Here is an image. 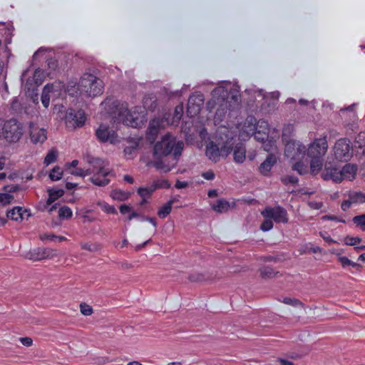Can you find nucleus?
<instances>
[{"mask_svg": "<svg viewBox=\"0 0 365 365\" xmlns=\"http://www.w3.org/2000/svg\"><path fill=\"white\" fill-rule=\"evenodd\" d=\"M183 148L182 140H177L175 136L167 133L154 145L155 160L151 163L156 169L168 173L177 165Z\"/></svg>", "mask_w": 365, "mask_h": 365, "instance_id": "1", "label": "nucleus"}, {"mask_svg": "<svg viewBox=\"0 0 365 365\" xmlns=\"http://www.w3.org/2000/svg\"><path fill=\"white\" fill-rule=\"evenodd\" d=\"M105 104L109 107L115 120L122 122L125 125L137 128L144 120V111L141 107L136 106L133 110L130 111L128 110L127 103H121L118 100L111 102L110 100L107 99Z\"/></svg>", "mask_w": 365, "mask_h": 365, "instance_id": "2", "label": "nucleus"}, {"mask_svg": "<svg viewBox=\"0 0 365 365\" xmlns=\"http://www.w3.org/2000/svg\"><path fill=\"white\" fill-rule=\"evenodd\" d=\"M327 148V136H324L316 138L307 149L299 142H289L285 146L284 154L292 159L298 158L300 155H304L306 152L309 158H323Z\"/></svg>", "mask_w": 365, "mask_h": 365, "instance_id": "3", "label": "nucleus"}, {"mask_svg": "<svg viewBox=\"0 0 365 365\" xmlns=\"http://www.w3.org/2000/svg\"><path fill=\"white\" fill-rule=\"evenodd\" d=\"M212 99L207 103V107L210 110L217 105L220 108L225 106L229 110H233L240 106L241 101L240 92L230 84L216 87L212 91Z\"/></svg>", "mask_w": 365, "mask_h": 365, "instance_id": "4", "label": "nucleus"}, {"mask_svg": "<svg viewBox=\"0 0 365 365\" xmlns=\"http://www.w3.org/2000/svg\"><path fill=\"white\" fill-rule=\"evenodd\" d=\"M92 168L83 169L76 168L75 170H71V175L80 177H85L93 173L91 181L97 186L103 187L107 185L110 180L109 176L112 175L109 168H106L104 160L100 158H93L89 161Z\"/></svg>", "mask_w": 365, "mask_h": 365, "instance_id": "5", "label": "nucleus"}, {"mask_svg": "<svg viewBox=\"0 0 365 365\" xmlns=\"http://www.w3.org/2000/svg\"><path fill=\"white\" fill-rule=\"evenodd\" d=\"M79 89L89 97H96L103 93V81L92 74L86 73L80 80Z\"/></svg>", "mask_w": 365, "mask_h": 365, "instance_id": "6", "label": "nucleus"}, {"mask_svg": "<svg viewBox=\"0 0 365 365\" xmlns=\"http://www.w3.org/2000/svg\"><path fill=\"white\" fill-rule=\"evenodd\" d=\"M242 130L246 133L247 136L255 134V138L263 141L268 135V123L266 121L260 120L256 123V119L253 117H250L245 122Z\"/></svg>", "mask_w": 365, "mask_h": 365, "instance_id": "7", "label": "nucleus"}, {"mask_svg": "<svg viewBox=\"0 0 365 365\" xmlns=\"http://www.w3.org/2000/svg\"><path fill=\"white\" fill-rule=\"evenodd\" d=\"M4 138L9 143L18 142L23 135L22 125L15 119L6 121Z\"/></svg>", "mask_w": 365, "mask_h": 365, "instance_id": "8", "label": "nucleus"}, {"mask_svg": "<svg viewBox=\"0 0 365 365\" xmlns=\"http://www.w3.org/2000/svg\"><path fill=\"white\" fill-rule=\"evenodd\" d=\"M335 158L341 161H347L352 156L351 142L346 138L338 140L334 145Z\"/></svg>", "mask_w": 365, "mask_h": 365, "instance_id": "9", "label": "nucleus"}, {"mask_svg": "<svg viewBox=\"0 0 365 365\" xmlns=\"http://www.w3.org/2000/svg\"><path fill=\"white\" fill-rule=\"evenodd\" d=\"M261 214L264 218H270L277 223L285 224L288 222L287 212L281 206L266 207Z\"/></svg>", "mask_w": 365, "mask_h": 365, "instance_id": "10", "label": "nucleus"}, {"mask_svg": "<svg viewBox=\"0 0 365 365\" xmlns=\"http://www.w3.org/2000/svg\"><path fill=\"white\" fill-rule=\"evenodd\" d=\"M229 153L230 149L225 145L220 148L219 146L213 142L209 143L206 147V156L215 163L220 161L222 155H227Z\"/></svg>", "mask_w": 365, "mask_h": 365, "instance_id": "11", "label": "nucleus"}, {"mask_svg": "<svg viewBox=\"0 0 365 365\" xmlns=\"http://www.w3.org/2000/svg\"><path fill=\"white\" fill-rule=\"evenodd\" d=\"M56 250L51 248L38 247L29 252L26 258L33 261H40L44 259H51L56 256Z\"/></svg>", "mask_w": 365, "mask_h": 365, "instance_id": "12", "label": "nucleus"}, {"mask_svg": "<svg viewBox=\"0 0 365 365\" xmlns=\"http://www.w3.org/2000/svg\"><path fill=\"white\" fill-rule=\"evenodd\" d=\"M97 139L101 143L110 142L112 144L118 142L115 131L110 130L108 125L101 124L96 131Z\"/></svg>", "mask_w": 365, "mask_h": 365, "instance_id": "13", "label": "nucleus"}, {"mask_svg": "<svg viewBox=\"0 0 365 365\" xmlns=\"http://www.w3.org/2000/svg\"><path fill=\"white\" fill-rule=\"evenodd\" d=\"M86 117L83 110L75 111L71 110L66 113V123L68 127H82L86 121Z\"/></svg>", "mask_w": 365, "mask_h": 365, "instance_id": "14", "label": "nucleus"}, {"mask_svg": "<svg viewBox=\"0 0 365 365\" xmlns=\"http://www.w3.org/2000/svg\"><path fill=\"white\" fill-rule=\"evenodd\" d=\"M322 178L324 180H331L336 183L341 182L342 181L341 168L331 163H326L324 169L322 173Z\"/></svg>", "mask_w": 365, "mask_h": 365, "instance_id": "15", "label": "nucleus"}, {"mask_svg": "<svg viewBox=\"0 0 365 365\" xmlns=\"http://www.w3.org/2000/svg\"><path fill=\"white\" fill-rule=\"evenodd\" d=\"M203 103L204 97L202 94L196 93L191 95L187 101V112L188 115L194 116L198 114Z\"/></svg>", "mask_w": 365, "mask_h": 365, "instance_id": "16", "label": "nucleus"}, {"mask_svg": "<svg viewBox=\"0 0 365 365\" xmlns=\"http://www.w3.org/2000/svg\"><path fill=\"white\" fill-rule=\"evenodd\" d=\"M30 137L34 144H42L47 139V131L34 123L30 124Z\"/></svg>", "mask_w": 365, "mask_h": 365, "instance_id": "17", "label": "nucleus"}, {"mask_svg": "<svg viewBox=\"0 0 365 365\" xmlns=\"http://www.w3.org/2000/svg\"><path fill=\"white\" fill-rule=\"evenodd\" d=\"M277 158L274 154L267 155L266 160L259 167V171L264 176L269 175L272 168L276 164Z\"/></svg>", "mask_w": 365, "mask_h": 365, "instance_id": "18", "label": "nucleus"}, {"mask_svg": "<svg viewBox=\"0 0 365 365\" xmlns=\"http://www.w3.org/2000/svg\"><path fill=\"white\" fill-rule=\"evenodd\" d=\"M357 171V166L353 164H346L341 169V173L342 180H352L355 178Z\"/></svg>", "mask_w": 365, "mask_h": 365, "instance_id": "19", "label": "nucleus"}, {"mask_svg": "<svg viewBox=\"0 0 365 365\" xmlns=\"http://www.w3.org/2000/svg\"><path fill=\"white\" fill-rule=\"evenodd\" d=\"M27 213L26 210H24L21 207H14L13 209L7 212V217L15 221H21L24 215Z\"/></svg>", "mask_w": 365, "mask_h": 365, "instance_id": "20", "label": "nucleus"}, {"mask_svg": "<svg viewBox=\"0 0 365 365\" xmlns=\"http://www.w3.org/2000/svg\"><path fill=\"white\" fill-rule=\"evenodd\" d=\"M160 125L159 120H152L150 121L147 130V137L150 140L154 141L155 140L159 131Z\"/></svg>", "mask_w": 365, "mask_h": 365, "instance_id": "21", "label": "nucleus"}, {"mask_svg": "<svg viewBox=\"0 0 365 365\" xmlns=\"http://www.w3.org/2000/svg\"><path fill=\"white\" fill-rule=\"evenodd\" d=\"M48 197L46 200V205H49L54 202L59 197H62L64 194L63 189H48Z\"/></svg>", "mask_w": 365, "mask_h": 365, "instance_id": "22", "label": "nucleus"}, {"mask_svg": "<svg viewBox=\"0 0 365 365\" xmlns=\"http://www.w3.org/2000/svg\"><path fill=\"white\" fill-rule=\"evenodd\" d=\"M53 91V86L47 84L43 88L41 94V103L45 108H48L50 104V93Z\"/></svg>", "mask_w": 365, "mask_h": 365, "instance_id": "23", "label": "nucleus"}, {"mask_svg": "<svg viewBox=\"0 0 365 365\" xmlns=\"http://www.w3.org/2000/svg\"><path fill=\"white\" fill-rule=\"evenodd\" d=\"M310 171L314 175H317L323 166V158H310Z\"/></svg>", "mask_w": 365, "mask_h": 365, "instance_id": "24", "label": "nucleus"}, {"mask_svg": "<svg viewBox=\"0 0 365 365\" xmlns=\"http://www.w3.org/2000/svg\"><path fill=\"white\" fill-rule=\"evenodd\" d=\"M176 201L175 198H172L162 206L158 211V215L160 218H165L172 210V205Z\"/></svg>", "mask_w": 365, "mask_h": 365, "instance_id": "25", "label": "nucleus"}, {"mask_svg": "<svg viewBox=\"0 0 365 365\" xmlns=\"http://www.w3.org/2000/svg\"><path fill=\"white\" fill-rule=\"evenodd\" d=\"M230 207V202L224 199L217 200L216 203L212 205V208L219 213L227 212Z\"/></svg>", "mask_w": 365, "mask_h": 365, "instance_id": "26", "label": "nucleus"}, {"mask_svg": "<svg viewBox=\"0 0 365 365\" xmlns=\"http://www.w3.org/2000/svg\"><path fill=\"white\" fill-rule=\"evenodd\" d=\"M110 197L115 200L125 201L130 197V193L121 190H114L110 193Z\"/></svg>", "mask_w": 365, "mask_h": 365, "instance_id": "27", "label": "nucleus"}, {"mask_svg": "<svg viewBox=\"0 0 365 365\" xmlns=\"http://www.w3.org/2000/svg\"><path fill=\"white\" fill-rule=\"evenodd\" d=\"M73 216L72 210L66 206H62L58 210V217L61 220H69Z\"/></svg>", "mask_w": 365, "mask_h": 365, "instance_id": "28", "label": "nucleus"}, {"mask_svg": "<svg viewBox=\"0 0 365 365\" xmlns=\"http://www.w3.org/2000/svg\"><path fill=\"white\" fill-rule=\"evenodd\" d=\"M349 199L353 204L363 203L365 202V193L361 192H353L349 194Z\"/></svg>", "mask_w": 365, "mask_h": 365, "instance_id": "29", "label": "nucleus"}, {"mask_svg": "<svg viewBox=\"0 0 365 365\" xmlns=\"http://www.w3.org/2000/svg\"><path fill=\"white\" fill-rule=\"evenodd\" d=\"M234 160L237 163H242L245 159V150L243 148H236L234 150Z\"/></svg>", "mask_w": 365, "mask_h": 365, "instance_id": "30", "label": "nucleus"}, {"mask_svg": "<svg viewBox=\"0 0 365 365\" xmlns=\"http://www.w3.org/2000/svg\"><path fill=\"white\" fill-rule=\"evenodd\" d=\"M96 204L103 212L108 214H117L115 207L113 205H110L105 201H98Z\"/></svg>", "mask_w": 365, "mask_h": 365, "instance_id": "31", "label": "nucleus"}, {"mask_svg": "<svg viewBox=\"0 0 365 365\" xmlns=\"http://www.w3.org/2000/svg\"><path fill=\"white\" fill-rule=\"evenodd\" d=\"M260 275L262 278L270 279L275 276V272L272 267L269 266H264L259 269Z\"/></svg>", "mask_w": 365, "mask_h": 365, "instance_id": "32", "label": "nucleus"}, {"mask_svg": "<svg viewBox=\"0 0 365 365\" xmlns=\"http://www.w3.org/2000/svg\"><path fill=\"white\" fill-rule=\"evenodd\" d=\"M92 210H86L79 214L81 218L83 220V222H93L96 221L97 218L94 216L91 215Z\"/></svg>", "mask_w": 365, "mask_h": 365, "instance_id": "33", "label": "nucleus"}, {"mask_svg": "<svg viewBox=\"0 0 365 365\" xmlns=\"http://www.w3.org/2000/svg\"><path fill=\"white\" fill-rule=\"evenodd\" d=\"M58 152L55 149H51L47 153L44 158V164L48 165L56 161L57 158Z\"/></svg>", "mask_w": 365, "mask_h": 365, "instance_id": "34", "label": "nucleus"}, {"mask_svg": "<svg viewBox=\"0 0 365 365\" xmlns=\"http://www.w3.org/2000/svg\"><path fill=\"white\" fill-rule=\"evenodd\" d=\"M138 148V143L134 142L130 146H128L124 149V154L128 158H133L137 148Z\"/></svg>", "mask_w": 365, "mask_h": 365, "instance_id": "35", "label": "nucleus"}, {"mask_svg": "<svg viewBox=\"0 0 365 365\" xmlns=\"http://www.w3.org/2000/svg\"><path fill=\"white\" fill-rule=\"evenodd\" d=\"M154 191L155 187L151 185L150 187L138 188V193L142 197H149Z\"/></svg>", "mask_w": 365, "mask_h": 365, "instance_id": "36", "label": "nucleus"}, {"mask_svg": "<svg viewBox=\"0 0 365 365\" xmlns=\"http://www.w3.org/2000/svg\"><path fill=\"white\" fill-rule=\"evenodd\" d=\"M63 171L59 167H55L51 171L49 174V178L53 181H57L60 180L62 177Z\"/></svg>", "mask_w": 365, "mask_h": 365, "instance_id": "37", "label": "nucleus"}, {"mask_svg": "<svg viewBox=\"0 0 365 365\" xmlns=\"http://www.w3.org/2000/svg\"><path fill=\"white\" fill-rule=\"evenodd\" d=\"M189 280L194 282H200L208 279L204 274L202 273H192L189 275Z\"/></svg>", "mask_w": 365, "mask_h": 365, "instance_id": "38", "label": "nucleus"}, {"mask_svg": "<svg viewBox=\"0 0 365 365\" xmlns=\"http://www.w3.org/2000/svg\"><path fill=\"white\" fill-rule=\"evenodd\" d=\"M282 302L286 304L291 305V306L295 307H304V304L302 302H300L299 299H295V298L285 297L283 299Z\"/></svg>", "mask_w": 365, "mask_h": 365, "instance_id": "39", "label": "nucleus"}, {"mask_svg": "<svg viewBox=\"0 0 365 365\" xmlns=\"http://www.w3.org/2000/svg\"><path fill=\"white\" fill-rule=\"evenodd\" d=\"M281 182L285 185L289 184L297 185L299 182V179L294 175H286L281 178Z\"/></svg>", "mask_w": 365, "mask_h": 365, "instance_id": "40", "label": "nucleus"}, {"mask_svg": "<svg viewBox=\"0 0 365 365\" xmlns=\"http://www.w3.org/2000/svg\"><path fill=\"white\" fill-rule=\"evenodd\" d=\"M153 186L155 190L158 188L168 189L170 187V183L167 180H158L154 182Z\"/></svg>", "mask_w": 365, "mask_h": 365, "instance_id": "41", "label": "nucleus"}, {"mask_svg": "<svg viewBox=\"0 0 365 365\" xmlns=\"http://www.w3.org/2000/svg\"><path fill=\"white\" fill-rule=\"evenodd\" d=\"M353 222L361 230L365 226V214L357 215L353 217Z\"/></svg>", "mask_w": 365, "mask_h": 365, "instance_id": "42", "label": "nucleus"}, {"mask_svg": "<svg viewBox=\"0 0 365 365\" xmlns=\"http://www.w3.org/2000/svg\"><path fill=\"white\" fill-rule=\"evenodd\" d=\"M273 227V222L270 218H264V220L260 225V229L264 232H267Z\"/></svg>", "mask_w": 365, "mask_h": 365, "instance_id": "43", "label": "nucleus"}, {"mask_svg": "<svg viewBox=\"0 0 365 365\" xmlns=\"http://www.w3.org/2000/svg\"><path fill=\"white\" fill-rule=\"evenodd\" d=\"M361 241V239L359 237H350L346 236L344 238V243L347 245H356Z\"/></svg>", "mask_w": 365, "mask_h": 365, "instance_id": "44", "label": "nucleus"}, {"mask_svg": "<svg viewBox=\"0 0 365 365\" xmlns=\"http://www.w3.org/2000/svg\"><path fill=\"white\" fill-rule=\"evenodd\" d=\"M14 197L8 193H0V203L5 205L11 203L13 200Z\"/></svg>", "mask_w": 365, "mask_h": 365, "instance_id": "45", "label": "nucleus"}, {"mask_svg": "<svg viewBox=\"0 0 365 365\" xmlns=\"http://www.w3.org/2000/svg\"><path fill=\"white\" fill-rule=\"evenodd\" d=\"M80 308L81 314L84 316H90L93 313L92 307L85 303L81 304Z\"/></svg>", "mask_w": 365, "mask_h": 365, "instance_id": "46", "label": "nucleus"}, {"mask_svg": "<svg viewBox=\"0 0 365 365\" xmlns=\"http://www.w3.org/2000/svg\"><path fill=\"white\" fill-rule=\"evenodd\" d=\"M339 262L341 263L343 267L345 266H351L355 267L357 266V264L349 259L346 257H340L339 258Z\"/></svg>", "mask_w": 365, "mask_h": 365, "instance_id": "47", "label": "nucleus"}, {"mask_svg": "<svg viewBox=\"0 0 365 365\" xmlns=\"http://www.w3.org/2000/svg\"><path fill=\"white\" fill-rule=\"evenodd\" d=\"M183 114V106L178 105L175 108L173 118L176 120H180Z\"/></svg>", "mask_w": 365, "mask_h": 365, "instance_id": "48", "label": "nucleus"}, {"mask_svg": "<svg viewBox=\"0 0 365 365\" xmlns=\"http://www.w3.org/2000/svg\"><path fill=\"white\" fill-rule=\"evenodd\" d=\"M292 169L294 170H297L299 174L303 175L306 173V168L304 167V165L300 162H297L294 164Z\"/></svg>", "mask_w": 365, "mask_h": 365, "instance_id": "49", "label": "nucleus"}, {"mask_svg": "<svg viewBox=\"0 0 365 365\" xmlns=\"http://www.w3.org/2000/svg\"><path fill=\"white\" fill-rule=\"evenodd\" d=\"M323 220H331V221H335L339 222H343L345 223V220L344 219L339 218L335 215H324L322 217Z\"/></svg>", "mask_w": 365, "mask_h": 365, "instance_id": "50", "label": "nucleus"}, {"mask_svg": "<svg viewBox=\"0 0 365 365\" xmlns=\"http://www.w3.org/2000/svg\"><path fill=\"white\" fill-rule=\"evenodd\" d=\"M351 204H353V203L350 199H349L348 200H344L341 202V208L343 211H346L347 210H349L350 208Z\"/></svg>", "mask_w": 365, "mask_h": 365, "instance_id": "51", "label": "nucleus"}, {"mask_svg": "<svg viewBox=\"0 0 365 365\" xmlns=\"http://www.w3.org/2000/svg\"><path fill=\"white\" fill-rule=\"evenodd\" d=\"M202 176L207 180H212L215 178V174L212 170L205 172L202 174Z\"/></svg>", "mask_w": 365, "mask_h": 365, "instance_id": "52", "label": "nucleus"}, {"mask_svg": "<svg viewBox=\"0 0 365 365\" xmlns=\"http://www.w3.org/2000/svg\"><path fill=\"white\" fill-rule=\"evenodd\" d=\"M21 344L26 346H30L32 345L33 341L29 337H22L20 339Z\"/></svg>", "mask_w": 365, "mask_h": 365, "instance_id": "53", "label": "nucleus"}, {"mask_svg": "<svg viewBox=\"0 0 365 365\" xmlns=\"http://www.w3.org/2000/svg\"><path fill=\"white\" fill-rule=\"evenodd\" d=\"M188 183L186 181L177 180L175 187L177 189H182L187 187Z\"/></svg>", "mask_w": 365, "mask_h": 365, "instance_id": "54", "label": "nucleus"}, {"mask_svg": "<svg viewBox=\"0 0 365 365\" xmlns=\"http://www.w3.org/2000/svg\"><path fill=\"white\" fill-rule=\"evenodd\" d=\"M120 212L121 214L125 215L127 212H129L131 211V207L127 205H121L120 206Z\"/></svg>", "mask_w": 365, "mask_h": 365, "instance_id": "55", "label": "nucleus"}, {"mask_svg": "<svg viewBox=\"0 0 365 365\" xmlns=\"http://www.w3.org/2000/svg\"><path fill=\"white\" fill-rule=\"evenodd\" d=\"M40 238L43 241L46 240H54L55 238H57V236L55 235L43 234V235H41Z\"/></svg>", "mask_w": 365, "mask_h": 365, "instance_id": "56", "label": "nucleus"}, {"mask_svg": "<svg viewBox=\"0 0 365 365\" xmlns=\"http://www.w3.org/2000/svg\"><path fill=\"white\" fill-rule=\"evenodd\" d=\"M6 121L0 120V138H4V130L6 129Z\"/></svg>", "mask_w": 365, "mask_h": 365, "instance_id": "57", "label": "nucleus"}, {"mask_svg": "<svg viewBox=\"0 0 365 365\" xmlns=\"http://www.w3.org/2000/svg\"><path fill=\"white\" fill-rule=\"evenodd\" d=\"M81 249L88 251H93L91 245L89 243H81Z\"/></svg>", "mask_w": 365, "mask_h": 365, "instance_id": "58", "label": "nucleus"}, {"mask_svg": "<svg viewBox=\"0 0 365 365\" xmlns=\"http://www.w3.org/2000/svg\"><path fill=\"white\" fill-rule=\"evenodd\" d=\"M279 361L281 365H294L293 362L284 359H279Z\"/></svg>", "mask_w": 365, "mask_h": 365, "instance_id": "59", "label": "nucleus"}, {"mask_svg": "<svg viewBox=\"0 0 365 365\" xmlns=\"http://www.w3.org/2000/svg\"><path fill=\"white\" fill-rule=\"evenodd\" d=\"M124 180L128 182L130 184H133V182H134V180H133V177L129 175H125L124 176Z\"/></svg>", "mask_w": 365, "mask_h": 365, "instance_id": "60", "label": "nucleus"}, {"mask_svg": "<svg viewBox=\"0 0 365 365\" xmlns=\"http://www.w3.org/2000/svg\"><path fill=\"white\" fill-rule=\"evenodd\" d=\"M78 164V161L77 160H73L71 163L67 164L68 169H70L71 168H76Z\"/></svg>", "mask_w": 365, "mask_h": 365, "instance_id": "61", "label": "nucleus"}, {"mask_svg": "<svg viewBox=\"0 0 365 365\" xmlns=\"http://www.w3.org/2000/svg\"><path fill=\"white\" fill-rule=\"evenodd\" d=\"M145 220L150 222L155 227H157V222L155 218L147 217Z\"/></svg>", "mask_w": 365, "mask_h": 365, "instance_id": "62", "label": "nucleus"}, {"mask_svg": "<svg viewBox=\"0 0 365 365\" xmlns=\"http://www.w3.org/2000/svg\"><path fill=\"white\" fill-rule=\"evenodd\" d=\"M217 195V190H209L208 196L210 197H216Z\"/></svg>", "mask_w": 365, "mask_h": 365, "instance_id": "63", "label": "nucleus"}, {"mask_svg": "<svg viewBox=\"0 0 365 365\" xmlns=\"http://www.w3.org/2000/svg\"><path fill=\"white\" fill-rule=\"evenodd\" d=\"M138 214L136 212H132L129 215V216H128V220H133V218H135V217H138Z\"/></svg>", "mask_w": 365, "mask_h": 365, "instance_id": "64", "label": "nucleus"}]
</instances>
